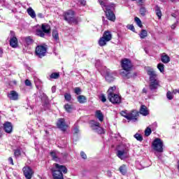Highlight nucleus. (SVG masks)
<instances>
[{"mask_svg":"<svg viewBox=\"0 0 179 179\" xmlns=\"http://www.w3.org/2000/svg\"><path fill=\"white\" fill-rule=\"evenodd\" d=\"M98 2L104 10L107 19L110 20V22H115V15L114 14L115 4L113 3L108 4L107 0H98Z\"/></svg>","mask_w":179,"mask_h":179,"instance_id":"f257e3e1","label":"nucleus"},{"mask_svg":"<svg viewBox=\"0 0 179 179\" xmlns=\"http://www.w3.org/2000/svg\"><path fill=\"white\" fill-rule=\"evenodd\" d=\"M55 169H52V172L53 173L54 179H64V175L68 173V169L64 165H59L58 164H54Z\"/></svg>","mask_w":179,"mask_h":179,"instance_id":"f03ea898","label":"nucleus"},{"mask_svg":"<svg viewBox=\"0 0 179 179\" xmlns=\"http://www.w3.org/2000/svg\"><path fill=\"white\" fill-rule=\"evenodd\" d=\"M129 152V144H121L118 146L117 150V156L121 160H124L128 157V152Z\"/></svg>","mask_w":179,"mask_h":179,"instance_id":"7ed1b4c3","label":"nucleus"},{"mask_svg":"<svg viewBox=\"0 0 179 179\" xmlns=\"http://www.w3.org/2000/svg\"><path fill=\"white\" fill-rule=\"evenodd\" d=\"M50 33H51V27L46 23L42 24L41 28H38L36 31V36L39 37H44L45 34H50Z\"/></svg>","mask_w":179,"mask_h":179,"instance_id":"20e7f679","label":"nucleus"},{"mask_svg":"<svg viewBox=\"0 0 179 179\" xmlns=\"http://www.w3.org/2000/svg\"><path fill=\"white\" fill-rule=\"evenodd\" d=\"M152 148L155 152L163 153V141L162 139L157 138L152 142Z\"/></svg>","mask_w":179,"mask_h":179,"instance_id":"39448f33","label":"nucleus"},{"mask_svg":"<svg viewBox=\"0 0 179 179\" xmlns=\"http://www.w3.org/2000/svg\"><path fill=\"white\" fill-rule=\"evenodd\" d=\"M159 87H162V85H160L159 79L150 80L149 89L151 92L153 93H157V90Z\"/></svg>","mask_w":179,"mask_h":179,"instance_id":"423d86ee","label":"nucleus"},{"mask_svg":"<svg viewBox=\"0 0 179 179\" xmlns=\"http://www.w3.org/2000/svg\"><path fill=\"white\" fill-rule=\"evenodd\" d=\"M90 124L93 131H94L97 134H104V129L101 128V126H100V123L99 122H96L95 120H91Z\"/></svg>","mask_w":179,"mask_h":179,"instance_id":"0eeeda50","label":"nucleus"},{"mask_svg":"<svg viewBox=\"0 0 179 179\" xmlns=\"http://www.w3.org/2000/svg\"><path fill=\"white\" fill-rule=\"evenodd\" d=\"M64 20H66L68 23H74V22H76V19H75V12L72 10L66 11L64 13Z\"/></svg>","mask_w":179,"mask_h":179,"instance_id":"6e6552de","label":"nucleus"},{"mask_svg":"<svg viewBox=\"0 0 179 179\" xmlns=\"http://www.w3.org/2000/svg\"><path fill=\"white\" fill-rule=\"evenodd\" d=\"M115 76H117V73H115V71H111L110 70L106 71L105 78L108 83L114 82V80H115Z\"/></svg>","mask_w":179,"mask_h":179,"instance_id":"1a4fd4ad","label":"nucleus"},{"mask_svg":"<svg viewBox=\"0 0 179 179\" xmlns=\"http://www.w3.org/2000/svg\"><path fill=\"white\" fill-rule=\"evenodd\" d=\"M35 52L37 57H38L39 58H43V57H45V54L47 52V48L43 45H38L36 48Z\"/></svg>","mask_w":179,"mask_h":179,"instance_id":"9d476101","label":"nucleus"},{"mask_svg":"<svg viewBox=\"0 0 179 179\" xmlns=\"http://www.w3.org/2000/svg\"><path fill=\"white\" fill-rule=\"evenodd\" d=\"M122 68L124 69V71H126V72H129L131 69H132V63L131 62V60L128 59H124L122 60Z\"/></svg>","mask_w":179,"mask_h":179,"instance_id":"9b49d317","label":"nucleus"},{"mask_svg":"<svg viewBox=\"0 0 179 179\" xmlns=\"http://www.w3.org/2000/svg\"><path fill=\"white\" fill-rule=\"evenodd\" d=\"M146 72L149 76V80H156L159 79V78L157 77V73H156L155 69H153L150 67H147Z\"/></svg>","mask_w":179,"mask_h":179,"instance_id":"f8f14e48","label":"nucleus"},{"mask_svg":"<svg viewBox=\"0 0 179 179\" xmlns=\"http://www.w3.org/2000/svg\"><path fill=\"white\" fill-rule=\"evenodd\" d=\"M108 99L113 104H120L121 103V97L117 94L108 95Z\"/></svg>","mask_w":179,"mask_h":179,"instance_id":"ddd939ff","label":"nucleus"},{"mask_svg":"<svg viewBox=\"0 0 179 179\" xmlns=\"http://www.w3.org/2000/svg\"><path fill=\"white\" fill-rule=\"evenodd\" d=\"M22 171L24 173L25 178L27 179H31V177H33V174H34L33 169H31L30 166H24L22 169Z\"/></svg>","mask_w":179,"mask_h":179,"instance_id":"4468645a","label":"nucleus"},{"mask_svg":"<svg viewBox=\"0 0 179 179\" xmlns=\"http://www.w3.org/2000/svg\"><path fill=\"white\" fill-rule=\"evenodd\" d=\"M57 127L62 131H66V129L68 128V124H66V122H65V119L60 118L57 122Z\"/></svg>","mask_w":179,"mask_h":179,"instance_id":"2eb2a0df","label":"nucleus"},{"mask_svg":"<svg viewBox=\"0 0 179 179\" xmlns=\"http://www.w3.org/2000/svg\"><path fill=\"white\" fill-rule=\"evenodd\" d=\"M10 45L13 47V48H16V47H17V38L15 36V32L13 31H10Z\"/></svg>","mask_w":179,"mask_h":179,"instance_id":"dca6fc26","label":"nucleus"},{"mask_svg":"<svg viewBox=\"0 0 179 179\" xmlns=\"http://www.w3.org/2000/svg\"><path fill=\"white\" fill-rule=\"evenodd\" d=\"M139 116V113L136 110H132L131 112L129 113V120L134 121V122H136V121H138V117Z\"/></svg>","mask_w":179,"mask_h":179,"instance_id":"f3484780","label":"nucleus"},{"mask_svg":"<svg viewBox=\"0 0 179 179\" xmlns=\"http://www.w3.org/2000/svg\"><path fill=\"white\" fill-rule=\"evenodd\" d=\"M21 40L24 45H31L34 43L33 38L31 36H23L21 38Z\"/></svg>","mask_w":179,"mask_h":179,"instance_id":"a211bd4d","label":"nucleus"},{"mask_svg":"<svg viewBox=\"0 0 179 179\" xmlns=\"http://www.w3.org/2000/svg\"><path fill=\"white\" fill-rule=\"evenodd\" d=\"M3 129L7 134H11L13 129V127H12V123L9 122H6V123H4Z\"/></svg>","mask_w":179,"mask_h":179,"instance_id":"6ab92c4d","label":"nucleus"},{"mask_svg":"<svg viewBox=\"0 0 179 179\" xmlns=\"http://www.w3.org/2000/svg\"><path fill=\"white\" fill-rule=\"evenodd\" d=\"M8 99L10 100H14L16 101L19 99V94L16 92V91H11L8 94Z\"/></svg>","mask_w":179,"mask_h":179,"instance_id":"aec40b11","label":"nucleus"},{"mask_svg":"<svg viewBox=\"0 0 179 179\" xmlns=\"http://www.w3.org/2000/svg\"><path fill=\"white\" fill-rule=\"evenodd\" d=\"M140 114H141L142 115H144L145 117L149 115V110H148V107H146V106L145 105L141 106L140 108Z\"/></svg>","mask_w":179,"mask_h":179,"instance_id":"412c9836","label":"nucleus"},{"mask_svg":"<svg viewBox=\"0 0 179 179\" xmlns=\"http://www.w3.org/2000/svg\"><path fill=\"white\" fill-rule=\"evenodd\" d=\"M161 61L163 64H169L170 62V57H169L166 53H163L161 56Z\"/></svg>","mask_w":179,"mask_h":179,"instance_id":"4be33fe9","label":"nucleus"},{"mask_svg":"<svg viewBox=\"0 0 179 179\" xmlns=\"http://www.w3.org/2000/svg\"><path fill=\"white\" fill-rule=\"evenodd\" d=\"M103 38L106 39V41H110L111 38H113V35L111 34V32L108 31H106L102 36Z\"/></svg>","mask_w":179,"mask_h":179,"instance_id":"5701e85b","label":"nucleus"},{"mask_svg":"<svg viewBox=\"0 0 179 179\" xmlns=\"http://www.w3.org/2000/svg\"><path fill=\"white\" fill-rule=\"evenodd\" d=\"M95 117L98 118V120H99L101 122H103L104 120V116L103 115L101 110H96L95 113Z\"/></svg>","mask_w":179,"mask_h":179,"instance_id":"b1692460","label":"nucleus"},{"mask_svg":"<svg viewBox=\"0 0 179 179\" xmlns=\"http://www.w3.org/2000/svg\"><path fill=\"white\" fill-rule=\"evenodd\" d=\"M77 100L78 101V103H80V104H83L84 103H86V96H83V95H79L77 97Z\"/></svg>","mask_w":179,"mask_h":179,"instance_id":"393cba45","label":"nucleus"},{"mask_svg":"<svg viewBox=\"0 0 179 179\" xmlns=\"http://www.w3.org/2000/svg\"><path fill=\"white\" fill-rule=\"evenodd\" d=\"M39 97L44 103H45V104L48 103V96H47V95L44 92L41 93Z\"/></svg>","mask_w":179,"mask_h":179,"instance_id":"a878e982","label":"nucleus"},{"mask_svg":"<svg viewBox=\"0 0 179 179\" xmlns=\"http://www.w3.org/2000/svg\"><path fill=\"white\" fill-rule=\"evenodd\" d=\"M27 13L32 17V19H34L36 17V12L31 8V7H29L27 9Z\"/></svg>","mask_w":179,"mask_h":179,"instance_id":"bb28decb","label":"nucleus"},{"mask_svg":"<svg viewBox=\"0 0 179 179\" xmlns=\"http://www.w3.org/2000/svg\"><path fill=\"white\" fill-rule=\"evenodd\" d=\"M119 171H120L121 174H122V176H125L127 174V166L125 164L122 165L119 168Z\"/></svg>","mask_w":179,"mask_h":179,"instance_id":"cd10ccee","label":"nucleus"},{"mask_svg":"<svg viewBox=\"0 0 179 179\" xmlns=\"http://www.w3.org/2000/svg\"><path fill=\"white\" fill-rule=\"evenodd\" d=\"M107 43H108V41H106L103 37H101L99 41V45H100V47H103V45H106Z\"/></svg>","mask_w":179,"mask_h":179,"instance_id":"c85d7f7f","label":"nucleus"},{"mask_svg":"<svg viewBox=\"0 0 179 179\" xmlns=\"http://www.w3.org/2000/svg\"><path fill=\"white\" fill-rule=\"evenodd\" d=\"M52 37H53L54 40H55V41H59V36L58 34L57 31L55 30L52 31Z\"/></svg>","mask_w":179,"mask_h":179,"instance_id":"c756f323","label":"nucleus"},{"mask_svg":"<svg viewBox=\"0 0 179 179\" xmlns=\"http://www.w3.org/2000/svg\"><path fill=\"white\" fill-rule=\"evenodd\" d=\"M146 13H148V10L146 9V8L142 6L140 8V15H141V16H146Z\"/></svg>","mask_w":179,"mask_h":179,"instance_id":"7c9ffc66","label":"nucleus"},{"mask_svg":"<svg viewBox=\"0 0 179 179\" xmlns=\"http://www.w3.org/2000/svg\"><path fill=\"white\" fill-rule=\"evenodd\" d=\"M155 12H156V15L159 17V19H161V17H162V10H160V7L157 6L155 7Z\"/></svg>","mask_w":179,"mask_h":179,"instance_id":"2f4dec72","label":"nucleus"},{"mask_svg":"<svg viewBox=\"0 0 179 179\" xmlns=\"http://www.w3.org/2000/svg\"><path fill=\"white\" fill-rule=\"evenodd\" d=\"M139 36L141 38H145V37H148V31L145 29H142Z\"/></svg>","mask_w":179,"mask_h":179,"instance_id":"473e14b6","label":"nucleus"},{"mask_svg":"<svg viewBox=\"0 0 179 179\" xmlns=\"http://www.w3.org/2000/svg\"><path fill=\"white\" fill-rule=\"evenodd\" d=\"M134 20L136 24L138 26V27H141V28L143 27V25H142V21H141V19H139V17H136L134 18Z\"/></svg>","mask_w":179,"mask_h":179,"instance_id":"72a5a7b5","label":"nucleus"},{"mask_svg":"<svg viewBox=\"0 0 179 179\" xmlns=\"http://www.w3.org/2000/svg\"><path fill=\"white\" fill-rule=\"evenodd\" d=\"M115 86L110 87L108 90V96H111V94H114V90H115Z\"/></svg>","mask_w":179,"mask_h":179,"instance_id":"f704fd0d","label":"nucleus"},{"mask_svg":"<svg viewBox=\"0 0 179 179\" xmlns=\"http://www.w3.org/2000/svg\"><path fill=\"white\" fill-rule=\"evenodd\" d=\"M134 138H136L137 141H139V142H142L143 141V137H142V135L136 133L134 135Z\"/></svg>","mask_w":179,"mask_h":179,"instance_id":"c9c22d12","label":"nucleus"},{"mask_svg":"<svg viewBox=\"0 0 179 179\" xmlns=\"http://www.w3.org/2000/svg\"><path fill=\"white\" fill-rule=\"evenodd\" d=\"M157 69H159V71L161 73L164 72V64H162V63L158 64V65H157Z\"/></svg>","mask_w":179,"mask_h":179,"instance_id":"e433bc0d","label":"nucleus"},{"mask_svg":"<svg viewBox=\"0 0 179 179\" xmlns=\"http://www.w3.org/2000/svg\"><path fill=\"white\" fill-rule=\"evenodd\" d=\"M50 156L55 162H58V157H57V153L55 152H50Z\"/></svg>","mask_w":179,"mask_h":179,"instance_id":"4c0bfd02","label":"nucleus"},{"mask_svg":"<svg viewBox=\"0 0 179 179\" xmlns=\"http://www.w3.org/2000/svg\"><path fill=\"white\" fill-rule=\"evenodd\" d=\"M50 79H58L59 78V73H53L50 76Z\"/></svg>","mask_w":179,"mask_h":179,"instance_id":"58836bf2","label":"nucleus"},{"mask_svg":"<svg viewBox=\"0 0 179 179\" xmlns=\"http://www.w3.org/2000/svg\"><path fill=\"white\" fill-rule=\"evenodd\" d=\"M20 155H22L20 152V149L17 148V150H14V155H15V157H16V159H17V157H19Z\"/></svg>","mask_w":179,"mask_h":179,"instance_id":"ea45409f","label":"nucleus"},{"mask_svg":"<svg viewBox=\"0 0 179 179\" xmlns=\"http://www.w3.org/2000/svg\"><path fill=\"white\" fill-rule=\"evenodd\" d=\"M122 117H124V118H126L127 120H129V113H127V111H124L122 110L121 113H120Z\"/></svg>","mask_w":179,"mask_h":179,"instance_id":"a19ab883","label":"nucleus"},{"mask_svg":"<svg viewBox=\"0 0 179 179\" xmlns=\"http://www.w3.org/2000/svg\"><path fill=\"white\" fill-rule=\"evenodd\" d=\"M64 108L67 113H71V111H72V106H71L69 104H66L64 106Z\"/></svg>","mask_w":179,"mask_h":179,"instance_id":"79ce46f5","label":"nucleus"},{"mask_svg":"<svg viewBox=\"0 0 179 179\" xmlns=\"http://www.w3.org/2000/svg\"><path fill=\"white\" fill-rule=\"evenodd\" d=\"M166 97L169 100H173V93H171V92L169 91L167 93H166Z\"/></svg>","mask_w":179,"mask_h":179,"instance_id":"37998d69","label":"nucleus"},{"mask_svg":"<svg viewBox=\"0 0 179 179\" xmlns=\"http://www.w3.org/2000/svg\"><path fill=\"white\" fill-rule=\"evenodd\" d=\"M152 134V129L149 127H147V129L145 130V136H149Z\"/></svg>","mask_w":179,"mask_h":179,"instance_id":"c03bdc74","label":"nucleus"},{"mask_svg":"<svg viewBox=\"0 0 179 179\" xmlns=\"http://www.w3.org/2000/svg\"><path fill=\"white\" fill-rule=\"evenodd\" d=\"M64 99L66 100V101H71L72 96L70 94H64Z\"/></svg>","mask_w":179,"mask_h":179,"instance_id":"a18cd8bd","label":"nucleus"},{"mask_svg":"<svg viewBox=\"0 0 179 179\" xmlns=\"http://www.w3.org/2000/svg\"><path fill=\"white\" fill-rule=\"evenodd\" d=\"M74 92L76 93V94H80V93H82V90L80 89V87H76L74 88Z\"/></svg>","mask_w":179,"mask_h":179,"instance_id":"49530a36","label":"nucleus"},{"mask_svg":"<svg viewBox=\"0 0 179 179\" xmlns=\"http://www.w3.org/2000/svg\"><path fill=\"white\" fill-rule=\"evenodd\" d=\"M145 2H146V0H137V3L140 6H142L144 4Z\"/></svg>","mask_w":179,"mask_h":179,"instance_id":"de8ad7c7","label":"nucleus"},{"mask_svg":"<svg viewBox=\"0 0 179 179\" xmlns=\"http://www.w3.org/2000/svg\"><path fill=\"white\" fill-rule=\"evenodd\" d=\"M101 101H102V103H106V101H107V99L104 94L101 95Z\"/></svg>","mask_w":179,"mask_h":179,"instance_id":"09e8293b","label":"nucleus"},{"mask_svg":"<svg viewBox=\"0 0 179 179\" xmlns=\"http://www.w3.org/2000/svg\"><path fill=\"white\" fill-rule=\"evenodd\" d=\"M80 156H81L82 159H87V156L86 155V154L83 151H82L80 152Z\"/></svg>","mask_w":179,"mask_h":179,"instance_id":"8fccbe9b","label":"nucleus"},{"mask_svg":"<svg viewBox=\"0 0 179 179\" xmlns=\"http://www.w3.org/2000/svg\"><path fill=\"white\" fill-rule=\"evenodd\" d=\"M127 29H129V30H131V31H135V27L132 24L128 25Z\"/></svg>","mask_w":179,"mask_h":179,"instance_id":"3c124183","label":"nucleus"},{"mask_svg":"<svg viewBox=\"0 0 179 179\" xmlns=\"http://www.w3.org/2000/svg\"><path fill=\"white\" fill-rule=\"evenodd\" d=\"M25 85H26V86H31V82H30V80H26Z\"/></svg>","mask_w":179,"mask_h":179,"instance_id":"603ef678","label":"nucleus"},{"mask_svg":"<svg viewBox=\"0 0 179 179\" xmlns=\"http://www.w3.org/2000/svg\"><path fill=\"white\" fill-rule=\"evenodd\" d=\"M37 16H38V17H39L40 19L44 18V15H43V13H38Z\"/></svg>","mask_w":179,"mask_h":179,"instance_id":"864d4df0","label":"nucleus"},{"mask_svg":"<svg viewBox=\"0 0 179 179\" xmlns=\"http://www.w3.org/2000/svg\"><path fill=\"white\" fill-rule=\"evenodd\" d=\"M73 133L74 134H79V128H78V127L74 128Z\"/></svg>","mask_w":179,"mask_h":179,"instance_id":"5fc2aeb1","label":"nucleus"},{"mask_svg":"<svg viewBox=\"0 0 179 179\" xmlns=\"http://www.w3.org/2000/svg\"><path fill=\"white\" fill-rule=\"evenodd\" d=\"M8 162L12 164V166H13V158H12L11 157H10L8 158Z\"/></svg>","mask_w":179,"mask_h":179,"instance_id":"6e6d98bb","label":"nucleus"},{"mask_svg":"<svg viewBox=\"0 0 179 179\" xmlns=\"http://www.w3.org/2000/svg\"><path fill=\"white\" fill-rule=\"evenodd\" d=\"M80 3L85 6V5H86V1L85 0H80Z\"/></svg>","mask_w":179,"mask_h":179,"instance_id":"4d7b16f0","label":"nucleus"},{"mask_svg":"<svg viewBox=\"0 0 179 179\" xmlns=\"http://www.w3.org/2000/svg\"><path fill=\"white\" fill-rule=\"evenodd\" d=\"M56 91H57V87L56 86L52 87V92L55 93Z\"/></svg>","mask_w":179,"mask_h":179,"instance_id":"13d9d810","label":"nucleus"},{"mask_svg":"<svg viewBox=\"0 0 179 179\" xmlns=\"http://www.w3.org/2000/svg\"><path fill=\"white\" fill-rule=\"evenodd\" d=\"M176 26H177V23L172 24L171 27V29H176Z\"/></svg>","mask_w":179,"mask_h":179,"instance_id":"bf43d9fd","label":"nucleus"},{"mask_svg":"<svg viewBox=\"0 0 179 179\" xmlns=\"http://www.w3.org/2000/svg\"><path fill=\"white\" fill-rule=\"evenodd\" d=\"M173 93V94H177V93H178V90H174Z\"/></svg>","mask_w":179,"mask_h":179,"instance_id":"052dcab7","label":"nucleus"},{"mask_svg":"<svg viewBox=\"0 0 179 179\" xmlns=\"http://www.w3.org/2000/svg\"><path fill=\"white\" fill-rule=\"evenodd\" d=\"M143 93H148V90H146V88L143 89Z\"/></svg>","mask_w":179,"mask_h":179,"instance_id":"680f3d73","label":"nucleus"},{"mask_svg":"<svg viewBox=\"0 0 179 179\" xmlns=\"http://www.w3.org/2000/svg\"><path fill=\"white\" fill-rule=\"evenodd\" d=\"M35 84H36V87H38V83H37L36 81H35Z\"/></svg>","mask_w":179,"mask_h":179,"instance_id":"e2e57ef3","label":"nucleus"},{"mask_svg":"<svg viewBox=\"0 0 179 179\" xmlns=\"http://www.w3.org/2000/svg\"><path fill=\"white\" fill-rule=\"evenodd\" d=\"M173 17H176V14H172Z\"/></svg>","mask_w":179,"mask_h":179,"instance_id":"0e129e2a","label":"nucleus"},{"mask_svg":"<svg viewBox=\"0 0 179 179\" xmlns=\"http://www.w3.org/2000/svg\"><path fill=\"white\" fill-rule=\"evenodd\" d=\"M48 131H45V133L47 134Z\"/></svg>","mask_w":179,"mask_h":179,"instance_id":"69168bd1","label":"nucleus"},{"mask_svg":"<svg viewBox=\"0 0 179 179\" xmlns=\"http://www.w3.org/2000/svg\"><path fill=\"white\" fill-rule=\"evenodd\" d=\"M132 1H136V0H132Z\"/></svg>","mask_w":179,"mask_h":179,"instance_id":"338daca9","label":"nucleus"}]
</instances>
